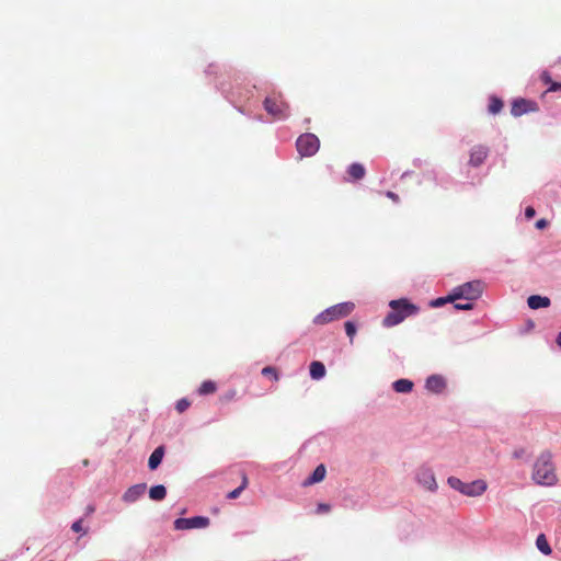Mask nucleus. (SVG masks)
Returning a JSON list of instances; mask_svg holds the SVG:
<instances>
[{"label": "nucleus", "mask_w": 561, "mask_h": 561, "mask_svg": "<svg viewBox=\"0 0 561 561\" xmlns=\"http://www.w3.org/2000/svg\"><path fill=\"white\" fill-rule=\"evenodd\" d=\"M531 480L537 485L553 486L558 482L553 454L545 449L538 454L531 466Z\"/></svg>", "instance_id": "nucleus-1"}, {"label": "nucleus", "mask_w": 561, "mask_h": 561, "mask_svg": "<svg viewBox=\"0 0 561 561\" xmlns=\"http://www.w3.org/2000/svg\"><path fill=\"white\" fill-rule=\"evenodd\" d=\"M388 306L390 308L388 311V327L397 325L408 317L419 312V308L407 299L391 300Z\"/></svg>", "instance_id": "nucleus-2"}, {"label": "nucleus", "mask_w": 561, "mask_h": 561, "mask_svg": "<svg viewBox=\"0 0 561 561\" xmlns=\"http://www.w3.org/2000/svg\"><path fill=\"white\" fill-rule=\"evenodd\" d=\"M354 308L355 305L351 301L331 306L321 313H319L317 317H314L313 323L317 325H324L335 320H340L351 314Z\"/></svg>", "instance_id": "nucleus-3"}, {"label": "nucleus", "mask_w": 561, "mask_h": 561, "mask_svg": "<svg viewBox=\"0 0 561 561\" xmlns=\"http://www.w3.org/2000/svg\"><path fill=\"white\" fill-rule=\"evenodd\" d=\"M414 480L426 492L436 493L438 483L433 468L426 463L420 465L414 471Z\"/></svg>", "instance_id": "nucleus-4"}, {"label": "nucleus", "mask_w": 561, "mask_h": 561, "mask_svg": "<svg viewBox=\"0 0 561 561\" xmlns=\"http://www.w3.org/2000/svg\"><path fill=\"white\" fill-rule=\"evenodd\" d=\"M264 108L274 119H284L288 116L289 112L288 104L279 93H273L266 96L264 100Z\"/></svg>", "instance_id": "nucleus-5"}, {"label": "nucleus", "mask_w": 561, "mask_h": 561, "mask_svg": "<svg viewBox=\"0 0 561 561\" xmlns=\"http://www.w3.org/2000/svg\"><path fill=\"white\" fill-rule=\"evenodd\" d=\"M483 283L481 280L467 282L451 290V298L474 300L483 293Z\"/></svg>", "instance_id": "nucleus-6"}, {"label": "nucleus", "mask_w": 561, "mask_h": 561, "mask_svg": "<svg viewBox=\"0 0 561 561\" xmlns=\"http://www.w3.org/2000/svg\"><path fill=\"white\" fill-rule=\"evenodd\" d=\"M296 147L301 157H312L318 152L320 141L314 134L307 133L298 137Z\"/></svg>", "instance_id": "nucleus-7"}, {"label": "nucleus", "mask_w": 561, "mask_h": 561, "mask_svg": "<svg viewBox=\"0 0 561 561\" xmlns=\"http://www.w3.org/2000/svg\"><path fill=\"white\" fill-rule=\"evenodd\" d=\"M210 520L208 517L195 516L191 518H178L174 522V528L176 530H188L195 528H206Z\"/></svg>", "instance_id": "nucleus-8"}, {"label": "nucleus", "mask_w": 561, "mask_h": 561, "mask_svg": "<svg viewBox=\"0 0 561 561\" xmlns=\"http://www.w3.org/2000/svg\"><path fill=\"white\" fill-rule=\"evenodd\" d=\"M446 385V379L442 375H431L425 381L426 390L434 394L443 393Z\"/></svg>", "instance_id": "nucleus-9"}, {"label": "nucleus", "mask_w": 561, "mask_h": 561, "mask_svg": "<svg viewBox=\"0 0 561 561\" xmlns=\"http://www.w3.org/2000/svg\"><path fill=\"white\" fill-rule=\"evenodd\" d=\"M488 490V483L483 479H478L471 482H467L465 494L469 497H478L484 494V492Z\"/></svg>", "instance_id": "nucleus-10"}, {"label": "nucleus", "mask_w": 561, "mask_h": 561, "mask_svg": "<svg viewBox=\"0 0 561 561\" xmlns=\"http://www.w3.org/2000/svg\"><path fill=\"white\" fill-rule=\"evenodd\" d=\"M533 111H536V104L525 99L515 100L511 108L512 115L516 117Z\"/></svg>", "instance_id": "nucleus-11"}, {"label": "nucleus", "mask_w": 561, "mask_h": 561, "mask_svg": "<svg viewBox=\"0 0 561 561\" xmlns=\"http://www.w3.org/2000/svg\"><path fill=\"white\" fill-rule=\"evenodd\" d=\"M146 489H147V485L145 483L131 485L123 494V501L126 503L136 502L138 499H140L145 494Z\"/></svg>", "instance_id": "nucleus-12"}, {"label": "nucleus", "mask_w": 561, "mask_h": 561, "mask_svg": "<svg viewBox=\"0 0 561 561\" xmlns=\"http://www.w3.org/2000/svg\"><path fill=\"white\" fill-rule=\"evenodd\" d=\"M488 156V149L483 146H476L471 149L470 152V164L473 167H479L483 163Z\"/></svg>", "instance_id": "nucleus-13"}, {"label": "nucleus", "mask_w": 561, "mask_h": 561, "mask_svg": "<svg viewBox=\"0 0 561 561\" xmlns=\"http://www.w3.org/2000/svg\"><path fill=\"white\" fill-rule=\"evenodd\" d=\"M366 174V170L360 163H352L347 169V179L346 181H359Z\"/></svg>", "instance_id": "nucleus-14"}, {"label": "nucleus", "mask_w": 561, "mask_h": 561, "mask_svg": "<svg viewBox=\"0 0 561 561\" xmlns=\"http://www.w3.org/2000/svg\"><path fill=\"white\" fill-rule=\"evenodd\" d=\"M527 304L530 309L547 308L550 306V299L548 297L533 295L528 297Z\"/></svg>", "instance_id": "nucleus-15"}, {"label": "nucleus", "mask_w": 561, "mask_h": 561, "mask_svg": "<svg viewBox=\"0 0 561 561\" xmlns=\"http://www.w3.org/2000/svg\"><path fill=\"white\" fill-rule=\"evenodd\" d=\"M164 456V447L163 446H159L157 447L152 454L150 455L149 457V460H148V467L151 469V470H154L159 467V465L161 463L162 461V458Z\"/></svg>", "instance_id": "nucleus-16"}, {"label": "nucleus", "mask_w": 561, "mask_h": 561, "mask_svg": "<svg viewBox=\"0 0 561 561\" xmlns=\"http://www.w3.org/2000/svg\"><path fill=\"white\" fill-rule=\"evenodd\" d=\"M327 469L324 465H319L312 474L305 481V485H311L321 482L325 478Z\"/></svg>", "instance_id": "nucleus-17"}, {"label": "nucleus", "mask_w": 561, "mask_h": 561, "mask_svg": "<svg viewBox=\"0 0 561 561\" xmlns=\"http://www.w3.org/2000/svg\"><path fill=\"white\" fill-rule=\"evenodd\" d=\"M310 376L312 379L319 380L325 376V366L323 363L314 360L310 364Z\"/></svg>", "instance_id": "nucleus-18"}, {"label": "nucleus", "mask_w": 561, "mask_h": 561, "mask_svg": "<svg viewBox=\"0 0 561 561\" xmlns=\"http://www.w3.org/2000/svg\"><path fill=\"white\" fill-rule=\"evenodd\" d=\"M149 496L153 501H162L167 496V489L162 484L154 485L149 490Z\"/></svg>", "instance_id": "nucleus-19"}, {"label": "nucleus", "mask_w": 561, "mask_h": 561, "mask_svg": "<svg viewBox=\"0 0 561 561\" xmlns=\"http://www.w3.org/2000/svg\"><path fill=\"white\" fill-rule=\"evenodd\" d=\"M248 484H249L248 477H247L245 472H242L240 486H238L237 489L229 492L227 494V499H229V500L238 499L240 496V494L242 493V491L248 486Z\"/></svg>", "instance_id": "nucleus-20"}, {"label": "nucleus", "mask_w": 561, "mask_h": 561, "mask_svg": "<svg viewBox=\"0 0 561 561\" xmlns=\"http://www.w3.org/2000/svg\"><path fill=\"white\" fill-rule=\"evenodd\" d=\"M537 549L545 556H550L552 550L543 534H540L536 539Z\"/></svg>", "instance_id": "nucleus-21"}, {"label": "nucleus", "mask_w": 561, "mask_h": 561, "mask_svg": "<svg viewBox=\"0 0 561 561\" xmlns=\"http://www.w3.org/2000/svg\"><path fill=\"white\" fill-rule=\"evenodd\" d=\"M393 388L397 392L407 393L413 388V382L409 379H399L393 383Z\"/></svg>", "instance_id": "nucleus-22"}, {"label": "nucleus", "mask_w": 561, "mask_h": 561, "mask_svg": "<svg viewBox=\"0 0 561 561\" xmlns=\"http://www.w3.org/2000/svg\"><path fill=\"white\" fill-rule=\"evenodd\" d=\"M216 390H217L216 382H214L211 380H205L202 382V385L198 388V394L207 396V394L215 393Z\"/></svg>", "instance_id": "nucleus-23"}, {"label": "nucleus", "mask_w": 561, "mask_h": 561, "mask_svg": "<svg viewBox=\"0 0 561 561\" xmlns=\"http://www.w3.org/2000/svg\"><path fill=\"white\" fill-rule=\"evenodd\" d=\"M447 484L455 491H458L459 493H461L462 495L465 494L467 482L461 481L459 478L449 477L447 479Z\"/></svg>", "instance_id": "nucleus-24"}, {"label": "nucleus", "mask_w": 561, "mask_h": 561, "mask_svg": "<svg viewBox=\"0 0 561 561\" xmlns=\"http://www.w3.org/2000/svg\"><path fill=\"white\" fill-rule=\"evenodd\" d=\"M456 299L451 298V293L447 297H440L437 299H434L430 302L431 307L438 308L444 306L447 302H454Z\"/></svg>", "instance_id": "nucleus-25"}, {"label": "nucleus", "mask_w": 561, "mask_h": 561, "mask_svg": "<svg viewBox=\"0 0 561 561\" xmlns=\"http://www.w3.org/2000/svg\"><path fill=\"white\" fill-rule=\"evenodd\" d=\"M262 375L266 377H272L275 381L279 379L278 371L275 367L266 366L262 369Z\"/></svg>", "instance_id": "nucleus-26"}, {"label": "nucleus", "mask_w": 561, "mask_h": 561, "mask_svg": "<svg viewBox=\"0 0 561 561\" xmlns=\"http://www.w3.org/2000/svg\"><path fill=\"white\" fill-rule=\"evenodd\" d=\"M502 106H503L502 101L496 98H493V99H491V102L489 105V111L492 114H497L501 111Z\"/></svg>", "instance_id": "nucleus-27"}, {"label": "nucleus", "mask_w": 561, "mask_h": 561, "mask_svg": "<svg viewBox=\"0 0 561 561\" xmlns=\"http://www.w3.org/2000/svg\"><path fill=\"white\" fill-rule=\"evenodd\" d=\"M344 328H345V332L347 334V336L350 337L351 342H353V339L356 334V325L354 322L352 321H346L344 323Z\"/></svg>", "instance_id": "nucleus-28"}, {"label": "nucleus", "mask_w": 561, "mask_h": 561, "mask_svg": "<svg viewBox=\"0 0 561 561\" xmlns=\"http://www.w3.org/2000/svg\"><path fill=\"white\" fill-rule=\"evenodd\" d=\"M191 402L187 399H181L176 402L175 409L179 413H183L188 409Z\"/></svg>", "instance_id": "nucleus-29"}, {"label": "nucleus", "mask_w": 561, "mask_h": 561, "mask_svg": "<svg viewBox=\"0 0 561 561\" xmlns=\"http://www.w3.org/2000/svg\"><path fill=\"white\" fill-rule=\"evenodd\" d=\"M82 523L83 520L82 519H78L77 522H75L71 526V529L75 531V533H82L83 535L87 534V530H83V527H82Z\"/></svg>", "instance_id": "nucleus-30"}, {"label": "nucleus", "mask_w": 561, "mask_h": 561, "mask_svg": "<svg viewBox=\"0 0 561 561\" xmlns=\"http://www.w3.org/2000/svg\"><path fill=\"white\" fill-rule=\"evenodd\" d=\"M330 510H331V506L329 504H325V503H319L318 506H317V513L318 514L328 513V512H330Z\"/></svg>", "instance_id": "nucleus-31"}, {"label": "nucleus", "mask_w": 561, "mask_h": 561, "mask_svg": "<svg viewBox=\"0 0 561 561\" xmlns=\"http://www.w3.org/2000/svg\"><path fill=\"white\" fill-rule=\"evenodd\" d=\"M455 308L458 310H471L473 308V305L470 302L467 304H455Z\"/></svg>", "instance_id": "nucleus-32"}, {"label": "nucleus", "mask_w": 561, "mask_h": 561, "mask_svg": "<svg viewBox=\"0 0 561 561\" xmlns=\"http://www.w3.org/2000/svg\"><path fill=\"white\" fill-rule=\"evenodd\" d=\"M561 90V82H551L547 92H556Z\"/></svg>", "instance_id": "nucleus-33"}, {"label": "nucleus", "mask_w": 561, "mask_h": 561, "mask_svg": "<svg viewBox=\"0 0 561 561\" xmlns=\"http://www.w3.org/2000/svg\"><path fill=\"white\" fill-rule=\"evenodd\" d=\"M525 453H526V451H525V449H524V448H517V449H515V450L513 451L512 456H513V458H515V459H519V458H523V457H524Z\"/></svg>", "instance_id": "nucleus-34"}, {"label": "nucleus", "mask_w": 561, "mask_h": 561, "mask_svg": "<svg viewBox=\"0 0 561 561\" xmlns=\"http://www.w3.org/2000/svg\"><path fill=\"white\" fill-rule=\"evenodd\" d=\"M541 80H542L546 84H549V85L551 84V82H553V81H552V79H551V77H550V75H549L547 71H543V72L541 73Z\"/></svg>", "instance_id": "nucleus-35"}, {"label": "nucleus", "mask_w": 561, "mask_h": 561, "mask_svg": "<svg viewBox=\"0 0 561 561\" xmlns=\"http://www.w3.org/2000/svg\"><path fill=\"white\" fill-rule=\"evenodd\" d=\"M535 214H536L535 209L530 206L525 209V216L528 219H531L535 216Z\"/></svg>", "instance_id": "nucleus-36"}, {"label": "nucleus", "mask_w": 561, "mask_h": 561, "mask_svg": "<svg viewBox=\"0 0 561 561\" xmlns=\"http://www.w3.org/2000/svg\"><path fill=\"white\" fill-rule=\"evenodd\" d=\"M547 220L546 219H540L536 222V228L538 229H543L546 226H547Z\"/></svg>", "instance_id": "nucleus-37"}, {"label": "nucleus", "mask_w": 561, "mask_h": 561, "mask_svg": "<svg viewBox=\"0 0 561 561\" xmlns=\"http://www.w3.org/2000/svg\"><path fill=\"white\" fill-rule=\"evenodd\" d=\"M94 511H95L94 505H88V506L85 507V515H87V516H88V515H91V514H93V513H94Z\"/></svg>", "instance_id": "nucleus-38"}, {"label": "nucleus", "mask_w": 561, "mask_h": 561, "mask_svg": "<svg viewBox=\"0 0 561 561\" xmlns=\"http://www.w3.org/2000/svg\"><path fill=\"white\" fill-rule=\"evenodd\" d=\"M387 196H388V198H391V199H393V201H397V198H398V197H397V195H394V194H393V193H391V192H388V193H387Z\"/></svg>", "instance_id": "nucleus-39"}, {"label": "nucleus", "mask_w": 561, "mask_h": 561, "mask_svg": "<svg viewBox=\"0 0 561 561\" xmlns=\"http://www.w3.org/2000/svg\"><path fill=\"white\" fill-rule=\"evenodd\" d=\"M234 394H236V391L233 390V391H231L229 394H227V396H226V398H227L228 400H230V399H232V398L234 397Z\"/></svg>", "instance_id": "nucleus-40"}, {"label": "nucleus", "mask_w": 561, "mask_h": 561, "mask_svg": "<svg viewBox=\"0 0 561 561\" xmlns=\"http://www.w3.org/2000/svg\"><path fill=\"white\" fill-rule=\"evenodd\" d=\"M557 343L561 347V332L559 333V335L557 337Z\"/></svg>", "instance_id": "nucleus-41"}]
</instances>
